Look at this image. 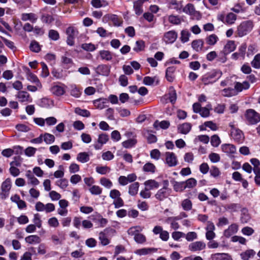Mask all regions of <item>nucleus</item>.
Returning <instances> with one entry per match:
<instances>
[{
  "label": "nucleus",
  "instance_id": "nucleus-55",
  "mask_svg": "<svg viewBox=\"0 0 260 260\" xmlns=\"http://www.w3.org/2000/svg\"><path fill=\"white\" fill-rule=\"evenodd\" d=\"M90 192L94 195H99L102 192V189L97 185H93L89 188Z\"/></svg>",
  "mask_w": 260,
  "mask_h": 260
},
{
  "label": "nucleus",
  "instance_id": "nucleus-40",
  "mask_svg": "<svg viewBox=\"0 0 260 260\" xmlns=\"http://www.w3.org/2000/svg\"><path fill=\"white\" fill-rule=\"evenodd\" d=\"M255 252L253 250H246L241 253V257L243 260H248L250 257H253Z\"/></svg>",
  "mask_w": 260,
  "mask_h": 260
},
{
  "label": "nucleus",
  "instance_id": "nucleus-51",
  "mask_svg": "<svg viewBox=\"0 0 260 260\" xmlns=\"http://www.w3.org/2000/svg\"><path fill=\"white\" fill-rule=\"evenodd\" d=\"M55 184L62 189H65L68 186V181L67 179L61 178L56 181Z\"/></svg>",
  "mask_w": 260,
  "mask_h": 260
},
{
  "label": "nucleus",
  "instance_id": "nucleus-32",
  "mask_svg": "<svg viewBox=\"0 0 260 260\" xmlns=\"http://www.w3.org/2000/svg\"><path fill=\"white\" fill-rule=\"evenodd\" d=\"M91 4L94 8H100L107 6L108 3L105 0H92L91 1Z\"/></svg>",
  "mask_w": 260,
  "mask_h": 260
},
{
  "label": "nucleus",
  "instance_id": "nucleus-8",
  "mask_svg": "<svg viewBox=\"0 0 260 260\" xmlns=\"http://www.w3.org/2000/svg\"><path fill=\"white\" fill-rule=\"evenodd\" d=\"M230 126L232 127L231 135L232 138L237 143H242L244 140V136L242 132L231 124Z\"/></svg>",
  "mask_w": 260,
  "mask_h": 260
},
{
  "label": "nucleus",
  "instance_id": "nucleus-28",
  "mask_svg": "<svg viewBox=\"0 0 260 260\" xmlns=\"http://www.w3.org/2000/svg\"><path fill=\"white\" fill-rule=\"evenodd\" d=\"M137 143V139L133 137L132 139H128L122 143V146L125 148H131L134 147Z\"/></svg>",
  "mask_w": 260,
  "mask_h": 260
},
{
  "label": "nucleus",
  "instance_id": "nucleus-23",
  "mask_svg": "<svg viewBox=\"0 0 260 260\" xmlns=\"http://www.w3.org/2000/svg\"><path fill=\"white\" fill-rule=\"evenodd\" d=\"M21 19L23 21L29 20L32 23H35L38 19L37 16L32 13H23L21 15Z\"/></svg>",
  "mask_w": 260,
  "mask_h": 260
},
{
  "label": "nucleus",
  "instance_id": "nucleus-24",
  "mask_svg": "<svg viewBox=\"0 0 260 260\" xmlns=\"http://www.w3.org/2000/svg\"><path fill=\"white\" fill-rule=\"evenodd\" d=\"M157 249L154 248H143L137 249L135 251V253L139 255H145L156 251Z\"/></svg>",
  "mask_w": 260,
  "mask_h": 260
},
{
  "label": "nucleus",
  "instance_id": "nucleus-43",
  "mask_svg": "<svg viewBox=\"0 0 260 260\" xmlns=\"http://www.w3.org/2000/svg\"><path fill=\"white\" fill-rule=\"evenodd\" d=\"M170 125V123L167 121H162L161 122H158L157 121H155L154 124V127L157 129L158 127H160L163 129L167 128Z\"/></svg>",
  "mask_w": 260,
  "mask_h": 260
},
{
  "label": "nucleus",
  "instance_id": "nucleus-18",
  "mask_svg": "<svg viewBox=\"0 0 260 260\" xmlns=\"http://www.w3.org/2000/svg\"><path fill=\"white\" fill-rule=\"evenodd\" d=\"M222 151L228 155L233 154L236 152V147L233 144H224L221 146Z\"/></svg>",
  "mask_w": 260,
  "mask_h": 260
},
{
  "label": "nucleus",
  "instance_id": "nucleus-42",
  "mask_svg": "<svg viewBox=\"0 0 260 260\" xmlns=\"http://www.w3.org/2000/svg\"><path fill=\"white\" fill-rule=\"evenodd\" d=\"M155 166L151 162H147L144 165L143 167V170L145 172L154 173L155 171Z\"/></svg>",
  "mask_w": 260,
  "mask_h": 260
},
{
  "label": "nucleus",
  "instance_id": "nucleus-38",
  "mask_svg": "<svg viewBox=\"0 0 260 260\" xmlns=\"http://www.w3.org/2000/svg\"><path fill=\"white\" fill-rule=\"evenodd\" d=\"M101 58L107 61L112 59V55L111 52L108 50H101L99 52Z\"/></svg>",
  "mask_w": 260,
  "mask_h": 260
},
{
  "label": "nucleus",
  "instance_id": "nucleus-6",
  "mask_svg": "<svg viewBox=\"0 0 260 260\" xmlns=\"http://www.w3.org/2000/svg\"><path fill=\"white\" fill-rule=\"evenodd\" d=\"M168 184L169 182L168 181L166 180L164 181L165 185L164 187L158 190L155 195L157 199L162 201L169 196L171 190L168 187Z\"/></svg>",
  "mask_w": 260,
  "mask_h": 260
},
{
  "label": "nucleus",
  "instance_id": "nucleus-35",
  "mask_svg": "<svg viewBox=\"0 0 260 260\" xmlns=\"http://www.w3.org/2000/svg\"><path fill=\"white\" fill-rule=\"evenodd\" d=\"M173 188L176 192H182L186 189L184 181H174L173 183Z\"/></svg>",
  "mask_w": 260,
  "mask_h": 260
},
{
  "label": "nucleus",
  "instance_id": "nucleus-37",
  "mask_svg": "<svg viewBox=\"0 0 260 260\" xmlns=\"http://www.w3.org/2000/svg\"><path fill=\"white\" fill-rule=\"evenodd\" d=\"M70 94L72 96L77 98L80 96L81 92L76 85H71L70 86Z\"/></svg>",
  "mask_w": 260,
  "mask_h": 260
},
{
  "label": "nucleus",
  "instance_id": "nucleus-36",
  "mask_svg": "<svg viewBox=\"0 0 260 260\" xmlns=\"http://www.w3.org/2000/svg\"><path fill=\"white\" fill-rule=\"evenodd\" d=\"M51 91L54 94H55L57 96L62 95L65 92L64 88L58 85H55L53 86L51 88Z\"/></svg>",
  "mask_w": 260,
  "mask_h": 260
},
{
  "label": "nucleus",
  "instance_id": "nucleus-17",
  "mask_svg": "<svg viewBox=\"0 0 260 260\" xmlns=\"http://www.w3.org/2000/svg\"><path fill=\"white\" fill-rule=\"evenodd\" d=\"M144 3V0H137L134 2L133 8L135 11V14L140 16L143 12V6Z\"/></svg>",
  "mask_w": 260,
  "mask_h": 260
},
{
  "label": "nucleus",
  "instance_id": "nucleus-15",
  "mask_svg": "<svg viewBox=\"0 0 260 260\" xmlns=\"http://www.w3.org/2000/svg\"><path fill=\"white\" fill-rule=\"evenodd\" d=\"M211 260H233L232 256L227 253H216L211 255Z\"/></svg>",
  "mask_w": 260,
  "mask_h": 260
},
{
  "label": "nucleus",
  "instance_id": "nucleus-61",
  "mask_svg": "<svg viewBox=\"0 0 260 260\" xmlns=\"http://www.w3.org/2000/svg\"><path fill=\"white\" fill-rule=\"evenodd\" d=\"M135 241L139 244H143L146 242V237L142 234L139 233L134 237Z\"/></svg>",
  "mask_w": 260,
  "mask_h": 260
},
{
  "label": "nucleus",
  "instance_id": "nucleus-39",
  "mask_svg": "<svg viewBox=\"0 0 260 260\" xmlns=\"http://www.w3.org/2000/svg\"><path fill=\"white\" fill-rule=\"evenodd\" d=\"M77 159L82 163H85L89 160V156L86 152H80L77 155Z\"/></svg>",
  "mask_w": 260,
  "mask_h": 260
},
{
  "label": "nucleus",
  "instance_id": "nucleus-64",
  "mask_svg": "<svg viewBox=\"0 0 260 260\" xmlns=\"http://www.w3.org/2000/svg\"><path fill=\"white\" fill-rule=\"evenodd\" d=\"M48 223L50 226L57 228L59 226V222L58 219L55 217H51L48 220Z\"/></svg>",
  "mask_w": 260,
  "mask_h": 260
},
{
  "label": "nucleus",
  "instance_id": "nucleus-2",
  "mask_svg": "<svg viewBox=\"0 0 260 260\" xmlns=\"http://www.w3.org/2000/svg\"><path fill=\"white\" fill-rule=\"evenodd\" d=\"M253 27V23L251 20L242 22L237 27V34L240 37H242L250 32Z\"/></svg>",
  "mask_w": 260,
  "mask_h": 260
},
{
  "label": "nucleus",
  "instance_id": "nucleus-57",
  "mask_svg": "<svg viewBox=\"0 0 260 260\" xmlns=\"http://www.w3.org/2000/svg\"><path fill=\"white\" fill-rule=\"evenodd\" d=\"M29 48L31 51L35 52H39L41 50L40 46L36 41H33L31 42Z\"/></svg>",
  "mask_w": 260,
  "mask_h": 260
},
{
  "label": "nucleus",
  "instance_id": "nucleus-3",
  "mask_svg": "<svg viewBox=\"0 0 260 260\" xmlns=\"http://www.w3.org/2000/svg\"><path fill=\"white\" fill-rule=\"evenodd\" d=\"M120 196V191L116 189H112L110 192L109 196L114 200L113 203L116 208H119L124 205L123 201L121 198Z\"/></svg>",
  "mask_w": 260,
  "mask_h": 260
},
{
  "label": "nucleus",
  "instance_id": "nucleus-48",
  "mask_svg": "<svg viewBox=\"0 0 260 260\" xmlns=\"http://www.w3.org/2000/svg\"><path fill=\"white\" fill-rule=\"evenodd\" d=\"M184 182L186 188H191L197 185V180L193 178H190Z\"/></svg>",
  "mask_w": 260,
  "mask_h": 260
},
{
  "label": "nucleus",
  "instance_id": "nucleus-52",
  "mask_svg": "<svg viewBox=\"0 0 260 260\" xmlns=\"http://www.w3.org/2000/svg\"><path fill=\"white\" fill-rule=\"evenodd\" d=\"M183 11L188 14L192 15L195 12V9L192 4H187L183 9Z\"/></svg>",
  "mask_w": 260,
  "mask_h": 260
},
{
  "label": "nucleus",
  "instance_id": "nucleus-13",
  "mask_svg": "<svg viewBox=\"0 0 260 260\" xmlns=\"http://www.w3.org/2000/svg\"><path fill=\"white\" fill-rule=\"evenodd\" d=\"M51 239L54 244H61L65 240V233L63 232L58 231L57 235L54 234L51 236Z\"/></svg>",
  "mask_w": 260,
  "mask_h": 260
},
{
  "label": "nucleus",
  "instance_id": "nucleus-29",
  "mask_svg": "<svg viewBox=\"0 0 260 260\" xmlns=\"http://www.w3.org/2000/svg\"><path fill=\"white\" fill-rule=\"evenodd\" d=\"M204 45V41L202 40H196L192 41L191 43L192 47L197 52L202 50Z\"/></svg>",
  "mask_w": 260,
  "mask_h": 260
},
{
  "label": "nucleus",
  "instance_id": "nucleus-50",
  "mask_svg": "<svg viewBox=\"0 0 260 260\" xmlns=\"http://www.w3.org/2000/svg\"><path fill=\"white\" fill-rule=\"evenodd\" d=\"M95 170L97 173L102 175H105L111 170L110 168L107 166H98Z\"/></svg>",
  "mask_w": 260,
  "mask_h": 260
},
{
  "label": "nucleus",
  "instance_id": "nucleus-54",
  "mask_svg": "<svg viewBox=\"0 0 260 260\" xmlns=\"http://www.w3.org/2000/svg\"><path fill=\"white\" fill-rule=\"evenodd\" d=\"M99 239L100 240L101 243L103 245H107L110 242V241L108 239L107 236L106 235L105 233L103 232L100 233L99 234Z\"/></svg>",
  "mask_w": 260,
  "mask_h": 260
},
{
  "label": "nucleus",
  "instance_id": "nucleus-34",
  "mask_svg": "<svg viewBox=\"0 0 260 260\" xmlns=\"http://www.w3.org/2000/svg\"><path fill=\"white\" fill-rule=\"evenodd\" d=\"M181 205L183 209L186 211L191 210L192 207V202L188 199L183 200L181 202Z\"/></svg>",
  "mask_w": 260,
  "mask_h": 260
},
{
  "label": "nucleus",
  "instance_id": "nucleus-31",
  "mask_svg": "<svg viewBox=\"0 0 260 260\" xmlns=\"http://www.w3.org/2000/svg\"><path fill=\"white\" fill-rule=\"evenodd\" d=\"M143 230V228L141 226H136L129 228L127 231L129 235L135 237L136 235L140 233Z\"/></svg>",
  "mask_w": 260,
  "mask_h": 260
},
{
  "label": "nucleus",
  "instance_id": "nucleus-7",
  "mask_svg": "<svg viewBox=\"0 0 260 260\" xmlns=\"http://www.w3.org/2000/svg\"><path fill=\"white\" fill-rule=\"evenodd\" d=\"M245 116L251 124H255L260 121V115L253 109L247 110Z\"/></svg>",
  "mask_w": 260,
  "mask_h": 260
},
{
  "label": "nucleus",
  "instance_id": "nucleus-60",
  "mask_svg": "<svg viewBox=\"0 0 260 260\" xmlns=\"http://www.w3.org/2000/svg\"><path fill=\"white\" fill-rule=\"evenodd\" d=\"M75 112L81 116H84V117H89L90 116V112L84 109H81L79 108H76L75 110Z\"/></svg>",
  "mask_w": 260,
  "mask_h": 260
},
{
  "label": "nucleus",
  "instance_id": "nucleus-5",
  "mask_svg": "<svg viewBox=\"0 0 260 260\" xmlns=\"http://www.w3.org/2000/svg\"><path fill=\"white\" fill-rule=\"evenodd\" d=\"M165 164L169 167H174L178 164L176 155L173 152H166L165 154Z\"/></svg>",
  "mask_w": 260,
  "mask_h": 260
},
{
  "label": "nucleus",
  "instance_id": "nucleus-1",
  "mask_svg": "<svg viewBox=\"0 0 260 260\" xmlns=\"http://www.w3.org/2000/svg\"><path fill=\"white\" fill-rule=\"evenodd\" d=\"M222 75L220 70H214L205 75L202 78V82L205 85L212 84L219 79Z\"/></svg>",
  "mask_w": 260,
  "mask_h": 260
},
{
  "label": "nucleus",
  "instance_id": "nucleus-22",
  "mask_svg": "<svg viewBox=\"0 0 260 260\" xmlns=\"http://www.w3.org/2000/svg\"><path fill=\"white\" fill-rule=\"evenodd\" d=\"M25 241L29 244H37L41 242V239L36 235H30L25 238Z\"/></svg>",
  "mask_w": 260,
  "mask_h": 260
},
{
  "label": "nucleus",
  "instance_id": "nucleus-20",
  "mask_svg": "<svg viewBox=\"0 0 260 260\" xmlns=\"http://www.w3.org/2000/svg\"><path fill=\"white\" fill-rule=\"evenodd\" d=\"M108 103V100L104 98H100L94 100L93 104L94 106L99 109H103L107 107V104Z\"/></svg>",
  "mask_w": 260,
  "mask_h": 260
},
{
  "label": "nucleus",
  "instance_id": "nucleus-16",
  "mask_svg": "<svg viewBox=\"0 0 260 260\" xmlns=\"http://www.w3.org/2000/svg\"><path fill=\"white\" fill-rule=\"evenodd\" d=\"M16 96L21 103L29 102L31 101L29 94L26 91H19Z\"/></svg>",
  "mask_w": 260,
  "mask_h": 260
},
{
  "label": "nucleus",
  "instance_id": "nucleus-47",
  "mask_svg": "<svg viewBox=\"0 0 260 260\" xmlns=\"http://www.w3.org/2000/svg\"><path fill=\"white\" fill-rule=\"evenodd\" d=\"M100 182L102 185L108 189L111 188L113 186L112 182L106 178H101Z\"/></svg>",
  "mask_w": 260,
  "mask_h": 260
},
{
  "label": "nucleus",
  "instance_id": "nucleus-9",
  "mask_svg": "<svg viewBox=\"0 0 260 260\" xmlns=\"http://www.w3.org/2000/svg\"><path fill=\"white\" fill-rule=\"evenodd\" d=\"M11 188V180L9 178H7L3 182L1 186L2 192L0 193V197L2 199H6L8 197Z\"/></svg>",
  "mask_w": 260,
  "mask_h": 260
},
{
  "label": "nucleus",
  "instance_id": "nucleus-46",
  "mask_svg": "<svg viewBox=\"0 0 260 260\" xmlns=\"http://www.w3.org/2000/svg\"><path fill=\"white\" fill-rule=\"evenodd\" d=\"M169 7L170 9L178 11L181 9L182 5L181 3L177 2L175 0H172L169 3Z\"/></svg>",
  "mask_w": 260,
  "mask_h": 260
},
{
  "label": "nucleus",
  "instance_id": "nucleus-63",
  "mask_svg": "<svg viewBox=\"0 0 260 260\" xmlns=\"http://www.w3.org/2000/svg\"><path fill=\"white\" fill-rule=\"evenodd\" d=\"M239 208V205L235 203L228 204L225 206V209L230 212H236Z\"/></svg>",
  "mask_w": 260,
  "mask_h": 260
},
{
  "label": "nucleus",
  "instance_id": "nucleus-58",
  "mask_svg": "<svg viewBox=\"0 0 260 260\" xmlns=\"http://www.w3.org/2000/svg\"><path fill=\"white\" fill-rule=\"evenodd\" d=\"M144 42L143 41H137L136 42L135 46L133 50L136 52H139L143 50L144 48Z\"/></svg>",
  "mask_w": 260,
  "mask_h": 260
},
{
  "label": "nucleus",
  "instance_id": "nucleus-30",
  "mask_svg": "<svg viewBox=\"0 0 260 260\" xmlns=\"http://www.w3.org/2000/svg\"><path fill=\"white\" fill-rule=\"evenodd\" d=\"M145 187L149 190L154 188H157L159 187V183L154 180H148L144 182Z\"/></svg>",
  "mask_w": 260,
  "mask_h": 260
},
{
  "label": "nucleus",
  "instance_id": "nucleus-27",
  "mask_svg": "<svg viewBox=\"0 0 260 260\" xmlns=\"http://www.w3.org/2000/svg\"><path fill=\"white\" fill-rule=\"evenodd\" d=\"M176 69L174 67H168L166 72V77L167 80L169 82H173L174 79V73Z\"/></svg>",
  "mask_w": 260,
  "mask_h": 260
},
{
  "label": "nucleus",
  "instance_id": "nucleus-11",
  "mask_svg": "<svg viewBox=\"0 0 260 260\" xmlns=\"http://www.w3.org/2000/svg\"><path fill=\"white\" fill-rule=\"evenodd\" d=\"M109 140V137L106 134H102L99 135L98 143L94 145V147L96 150L101 149L103 145L106 144Z\"/></svg>",
  "mask_w": 260,
  "mask_h": 260
},
{
  "label": "nucleus",
  "instance_id": "nucleus-21",
  "mask_svg": "<svg viewBox=\"0 0 260 260\" xmlns=\"http://www.w3.org/2000/svg\"><path fill=\"white\" fill-rule=\"evenodd\" d=\"M27 79L29 81L35 83L39 88H41L42 86L37 77L29 71L27 72Z\"/></svg>",
  "mask_w": 260,
  "mask_h": 260
},
{
  "label": "nucleus",
  "instance_id": "nucleus-56",
  "mask_svg": "<svg viewBox=\"0 0 260 260\" xmlns=\"http://www.w3.org/2000/svg\"><path fill=\"white\" fill-rule=\"evenodd\" d=\"M48 36L50 39L54 41H57L59 38V33L54 29H51L49 31Z\"/></svg>",
  "mask_w": 260,
  "mask_h": 260
},
{
  "label": "nucleus",
  "instance_id": "nucleus-49",
  "mask_svg": "<svg viewBox=\"0 0 260 260\" xmlns=\"http://www.w3.org/2000/svg\"><path fill=\"white\" fill-rule=\"evenodd\" d=\"M251 66L255 69L260 68V54H256L251 62Z\"/></svg>",
  "mask_w": 260,
  "mask_h": 260
},
{
  "label": "nucleus",
  "instance_id": "nucleus-53",
  "mask_svg": "<svg viewBox=\"0 0 260 260\" xmlns=\"http://www.w3.org/2000/svg\"><path fill=\"white\" fill-rule=\"evenodd\" d=\"M168 20L171 23L175 25L179 24L181 22L180 18L175 15H170L168 17Z\"/></svg>",
  "mask_w": 260,
  "mask_h": 260
},
{
  "label": "nucleus",
  "instance_id": "nucleus-45",
  "mask_svg": "<svg viewBox=\"0 0 260 260\" xmlns=\"http://www.w3.org/2000/svg\"><path fill=\"white\" fill-rule=\"evenodd\" d=\"M237 19V16L233 13H229L225 19V22L228 24H232L234 23L235 21Z\"/></svg>",
  "mask_w": 260,
  "mask_h": 260
},
{
  "label": "nucleus",
  "instance_id": "nucleus-12",
  "mask_svg": "<svg viewBox=\"0 0 260 260\" xmlns=\"http://www.w3.org/2000/svg\"><path fill=\"white\" fill-rule=\"evenodd\" d=\"M239 229V226L236 223L231 224L227 229L223 232V235L226 238H229L234 234L237 233Z\"/></svg>",
  "mask_w": 260,
  "mask_h": 260
},
{
  "label": "nucleus",
  "instance_id": "nucleus-19",
  "mask_svg": "<svg viewBox=\"0 0 260 260\" xmlns=\"http://www.w3.org/2000/svg\"><path fill=\"white\" fill-rule=\"evenodd\" d=\"M236 48V45L235 44V41H229L224 47L223 50V53L225 55L228 54L234 51Z\"/></svg>",
  "mask_w": 260,
  "mask_h": 260
},
{
  "label": "nucleus",
  "instance_id": "nucleus-4",
  "mask_svg": "<svg viewBox=\"0 0 260 260\" xmlns=\"http://www.w3.org/2000/svg\"><path fill=\"white\" fill-rule=\"evenodd\" d=\"M194 112L200 113V115L203 117H207L210 115V109H211V105H207L206 107L202 108L200 104L195 103L192 106Z\"/></svg>",
  "mask_w": 260,
  "mask_h": 260
},
{
  "label": "nucleus",
  "instance_id": "nucleus-62",
  "mask_svg": "<svg viewBox=\"0 0 260 260\" xmlns=\"http://www.w3.org/2000/svg\"><path fill=\"white\" fill-rule=\"evenodd\" d=\"M81 47L83 49L87 51H93L96 49L95 45L92 43L83 44Z\"/></svg>",
  "mask_w": 260,
  "mask_h": 260
},
{
  "label": "nucleus",
  "instance_id": "nucleus-25",
  "mask_svg": "<svg viewBox=\"0 0 260 260\" xmlns=\"http://www.w3.org/2000/svg\"><path fill=\"white\" fill-rule=\"evenodd\" d=\"M163 99H165L166 101L169 100L171 103L174 104L176 100V93L174 89L173 88H170L169 94L166 95L161 100Z\"/></svg>",
  "mask_w": 260,
  "mask_h": 260
},
{
  "label": "nucleus",
  "instance_id": "nucleus-44",
  "mask_svg": "<svg viewBox=\"0 0 260 260\" xmlns=\"http://www.w3.org/2000/svg\"><path fill=\"white\" fill-rule=\"evenodd\" d=\"M43 138L45 142L47 144H50L55 141V137L49 133H45L44 135H43Z\"/></svg>",
  "mask_w": 260,
  "mask_h": 260
},
{
  "label": "nucleus",
  "instance_id": "nucleus-10",
  "mask_svg": "<svg viewBox=\"0 0 260 260\" xmlns=\"http://www.w3.org/2000/svg\"><path fill=\"white\" fill-rule=\"evenodd\" d=\"M177 38V34L174 30H170L164 34L163 40L167 44L174 43Z\"/></svg>",
  "mask_w": 260,
  "mask_h": 260
},
{
  "label": "nucleus",
  "instance_id": "nucleus-59",
  "mask_svg": "<svg viewBox=\"0 0 260 260\" xmlns=\"http://www.w3.org/2000/svg\"><path fill=\"white\" fill-rule=\"evenodd\" d=\"M160 152L157 149H154L150 151V155L152 159L158 160L160 157Z\"/></svg>",
  "mask_w": 260,
  "mask_h": 260
},
{
  "label": "nucleus",
  "instance_id": "nucleus-26",
  "mask_svg": "<svg viewBox=\"0 0 260 260\" xmlns=\"http://www.w3.org/2000/svg\"><path fill=\"white\" fill-rule=\"evenodd\" d=\"M139 183L134 182L131 184L128 187V193L132 196H135L138 192Z\"/></svg>",
  "mask_w": 260,
  "mask_h": 260
},
{
  "label": "nucleus",
  "instance_id": "nucleus-14",
  "mask_svg": "<svg viewBox=\"0 0 260 260\" xmlns=\"http://www.w3.org/2000/svg\"><path fill=\"white\" fill-rule=\"evenodd\" d=\"M206 247V244L202 241H197L191 243L188 246V249L191 251H197L204 249Z\"/></svg>",
  "mask_w": 260,
  "mask_h": 260
},
{
  "label": "nucleus",
  "instance_id": "nucleus-41",
  "mask_svg": "<svg viewBox=\"0 0 260 260\" xmlns=\"http://www.w3.org/2000/svg\"><path fill=\"white\" fill-rule=\"evenodd\" d=\"M218 40V37L215 34H212L206 39V43L210 45H215Z\"/></svg>",
  "mask_w": 260,
  "mask_h": 260
},
{
  "label": "nucleus",
  "instance_id": "nucleus-33",
  "mask_svg": "<svg viewBox=\"0 0 260 260\" xmlns=\"http://www.w3.org/2000/svg\"><path fill=\"white\" fill-rule=\"evenodd\" d=\"M191 129V125L188 123H184L178 127V131L183 134H187Z\"/></svg>",
  "mask_w": 260,
  "mask_h": 260
}]
</instances>
